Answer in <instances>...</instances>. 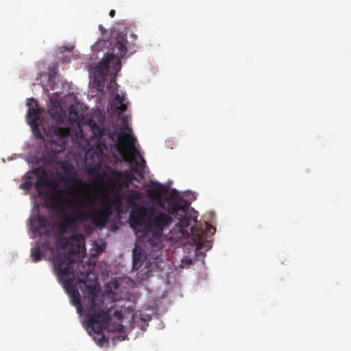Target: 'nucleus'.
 <instances>
[{"label":"nucleus","instance_id":"nucleus-31","mask_svg":"<svg viewBox=\"0 0 351 351\" xmlns=\"http://www.w3.org/2000/svg\"><path fill=\"white\" fill-rule=\"evenodd\" d=\"M109 15L111 16V17H114V15H115V10H111L109 12Z\"/></svg>","mask_w":351,"mask_h":351},{"label":"nucleus","instance_id":"nucleus-5","mask_svg":"<svg viewBox=\"0 0 351 351\" xmlns=\"http://www.w3.org/2000/svg\"><path fill=\"white\" fill-rule=\"evenodd\" d=\"M86 289V297L89 299L88 303L86 304L88 326L98 336L95 337L97 344L103 346L104 343H108V339L103 333V330L107 328L111 321L110 312L113 307V302H111V306L108 307L105 305L104 300L98 298L95 287L87 285Z\"/></svg>","mask_w":351,"mask_h":351},{"label":"nucleus","instance_id":"nucleus-13","mask_svg":"<svg viewBox=\"0 0 351 351\" xmlns=\"http://www.w3.org/2000/svg\"><path fill=\"white\" fill-rule=\"evenodd\" d=\"M56 133L57 136H58V146L60 147V149L57 150V152H60L65 148L66 139L70 134V130L66 128H58Z\"/></svg>","mask_w":351,"mask_h":351},{"label":"nucleus","instance_id":"nucleus-20","mask_svg":"<svg viewBox=\"0 0 351 351\" xmlns=\"http://www.w3.org/2000/svg\"><path fill=\"white\" fill-rule=\"evenodd\" d=\"M31 256L34 262H38L40 261L42 254L40 252V247L38 243H37V245L35 247L32 248Z\"/></svg>","mask_w":351,"mask_h":351},{"label":"nucleus","instance_id":"nucleus-29","mask_svg":"<svg viewBox=\"0 0 351 351\" xmlns=\"http://www.w3.org/2000/svg\"><path fill=\"white\" fill-rule=\"evenodd\" d=\"M99 29L103 35L106 32V29L102 25H99Z\"/></svg>","mask_w":351,"mask_h":351},{"label":"nucleus","instance_id":"nucleus-10","mask_svg":"<svg viewBox=\"0 0 351 351\" xmlns=\"http://www.w3.org/2000/svg\"><path fill=\"white\" fill-rule=\"evenodd\" d=\"M30 229L34 233L38 232L40 230L47 228V217L42 215L37 216H32L29 218Z\"/></svg>","mask_w":351,"mask_h":351},{"label":"nucleus","instance_id":"nucleus-21","mask_svg":"<svg viewBox=\"0 0 351 351\" xmlns=\"http://www.w3.org/2000/svg\"><path fill=\"white\" fill-rule=\"evenodd\" d=\"M150 196L160 197L162 195V191L160 186L158 185L157 187H153L149 190Z\"/></svg>","mask_w":351,"mask_h":351},{"label":"nucleus","instance_id":"nucleus-27","mask_svg":"<svg viewBox=\"0 0 351 351\" xmlns=\"http://www.w3.org/2000/svg\"><path fill=\"white\" fill-rule=\"evenodd\" d=\"M110 195L112 196V198L123 197V196L121 195V190H118V191H115L114 193H112Z\"/></svg>","mask_w":351,"mask_h":351},{"label":"nucleus","instance_id":"nucleus-6","mask_svg":"<svg viewBox=\"0 0 351 351\" xmlns=\"http://www.w3.org/2000/svg\"><path fill=\"white\" fill-rule=\"evenodd\" d=\"M94 136L97 138V148L101 152L108 149V145L101 142L104 136H108V138L116 143L118 149H125L130 153V156L125 157L124 159L127 162L133 160L134 167L132 170L141 178L143 174L141 169L145 167V160L140 155L138 150L135 148V140L131 136L128 135L123 131H119L110 133L109 131L101 128L99 125L94 123L92 125Z\"/></svg>","mask_w":351,"mask_h":351},{"label":"nucleus","instance_id":"nucleus-25","mask_svg":"<svg viewBox=\"0 0 351 351\" xmlns=\"http://www.w3.org/2000/svg\"><path fill=\"white\" fill-rule=\"evenodd\" d=\"M88 274L87 272H81L80 276H78V281L80 282H86Z\"/></svg>","mask_w":351,"mask_h":351},{"label":"nucleus","instance_id":"nucleus-9","mask_svg":"<svg viewBox=\"0 0 351 351\" xmlns=\"http://www.w3.org/2000/svg\"><path fill=\"white\" fill-rule=\"evenodd\" d=\"M27 105L29 107L27 114V121L33 130H35L38 128V117L40 112L38 103L34 98H30L28 99Z\"/></svg>","mask_w":351,"mask_h":351},{"label":"nucleus","instance_id":"nucleus-16","mask_svg":"<svg viewBox=\"0 0 351 351\" xmlns=\"http://www.w3.org/2000/svg\"><path fill=\"white\" fill-rule=\"evenodd\" d=\"M60 217H62L60 215H59ZM62 217H61V221L60 222L62 221ZM77 227L78 226H77ZM60 230L62 233H64L66 232L67 230H70L71 232H73V234L70 237H71V242H72V244L73 245L75 242H77L78 243V247H80L81 246V245L84 243V235L82 234V233H77V230H71L70 229H66V231H63V229L62 228V225L60 224Z\"/></svg>","mask_w":351,"mask_h":351},{"label":"nucleus","instance_id":"nucleus-8","mask_svg":"<svg viewBox=\"0 0 351 351\" xmlns=\"http://www.w3.org/2000/svg\"><path fill=\"white\" fill-rule=\"evenodd\" d=\"M110 177L118 181V184L120 189L122 187L128 188L136 178L132 171L129 170L120 171L117 169H110L109 171Z\"/></svg>","mask_w":351,"mask_h":351},{"label":"nucleus","instance_id":"nucleus-19","mask_svg":"<svg viewBox=\"0 0 351 351\" xmlns=\"http://www.w3.org/2000/svg\"><path fill=\"white\" fill-rule=\"evenodd\" d=\"M143 264V260L141 259V254L137 253L136 250L133 251V269H137L141 267Z\"/></svg>","mask_w":351,"mask_h":351},{"label":"nucleus","instance_id":"nucleus-7","mask_svg":"<svg viewBox=\"0 0 351 351\" xmlns=\"http://www.w3.org/2000/svg\"><path fill=\"white\" fill-rule=\"evenodd\" d=\"M74 259L66 252L57 251L53 256L54 271L59 282L71 297V302L76 306L79 313L82 311L80 296L77 289L73 286L75 274L73 268Z\"/></svg>","mask_w":351,"mask_h":351},{"label":"nucleus","instance_id":"nucleus-32","mask_svg":"<svg viewBox=\"0 0 351 351\" xmlns=\"http://www.w3.org/2000/svg\"><path fill=\"white\" fill-rule=\"evenodd\" d=\"M97 177L101 180V179H104V176L99 174L98 172L97 173Z\"/></svg>","mask_w":351,"mask_h":351},{"label":"nucleus","instance_id":"nucleus-15","mask_svg":"<svg viewBox=\"0 0 351 351\" xmlns=\"http://www.w3.org/2000/svg\"><path fill=\"white\" fill-rule=\"evenodd\" d=\"M125 97L117 94L114 98V105L119 114L123 113L127 110V104L124 103Z\"/></svg>","mask_w":351,"mask_h":351},{"label":"nucleus","instance_id":"nucleus-30","mask_svg":"<svg viewBox=\"0 0 351 351\" xmlns=\"http://www.w3.org/2000/svg\"><path fill=\"white\" fill-rule=\"evenodd\" d=\"M123 328V325L121 324H117V327L115 328L116 330L118 331H121Z\"/></svg>","mask_w":351,"mask_h":351},{"label":"nucleus","instance_id":"nucleus-24","mask_svg":"<svg viewBox=\"0 0 351 351\" xmlns=\"http://www.w3.org/2000/svg\"><path fill=\"white\" fill-rule=\"evenodd\" d=\"M25 181H30L32 185L34 184V175L31 173V171H28L23 177Z\"/></svg>","mask_w":351,"mask_h":351},{"label":"nucleus","instance_id":"nucleus-17","mask_svg":"<svg viewBox=\"0 0 351 351\" xmlns=\"http://www.w3.org/2000/svg\"><path fill=\"white\" fill-rule=\"evenodd\" d=\"M110 205L117 210H121L123 204V197L119 198H110L109 197H105Z\"/></svg>","mask_w":351,"mask_h":351},{"label":"nucleus","instance_id":"nucleus-28","mask_svg":"<svg viewBox=\"0 0 351 351\" xmlns=\"http://www.w3.org/2000/svg\"><path fill=\"white\" fill-rule=\"evenodd\" d=\"M114 316H116L119 321H121L123 319V314L121 311H116L114 313Z\"/></svg>","mask_w":351,"mask_h":351},{"label":"nucleus","instance_id":"nucleus-22","mask_svg":"<svg viewBox=\"0 0 351 351\" xmlns=\"http://www.w3.org/2000/svg\"><path fill=\"white\" fill-rule=\"evenodd\" d=\"M118 190H121L120 187L119 186V184H116L114 181H112L110 186L108 189V194L111 195L115 191H118Z\"/></svg>","mask_w":351,"mask_h":351},{"label":"nucleus","instance_id":"nucleus-3","mask_svg":"<svg viewBox=\"0 0 351 351\" xmlns=\"http://www.w3.org/2000/svg\"><path fill=\"white\" fill-rule=\"evenodd\" d=\"M189 204L187 201H183L182 203L175 202L169 205V210L171 214L179 221L177 226L180 229L182 236L184 238L191 236L192 245L196 246V250L200 253V250H209L212 247L211 242L207 240L208 234H213L215 228L208 223H205L204 228L202 224L200 226L195 224L189 228V231L186 229L191 225V222L196 223L197 222V217H191L188 215Z\"/></svg>","mask_w":351,"mask_h":351},{"label":"nucleus","instance_id":"nucleus-14","mask_svg":"<svg viewBox=\"0 0 351 351\" xmlns=\"http://www.w3.org/2000/svg\"><path fill=\"white\" fill-rule=\"evenodd\" d=\"M59 178L60 180L67 182L74 183L77 180V173L70 167H64V171L59 174Z\"/></svg>","mask_w":351,"mask_h":351},{"label":"nucleus","instance_id":"nucleus-2","mask_svg":"<svg viewBox=\"0 0 351 351\" xmlns=\"http://www.w3.org/2000/svg\"><path fill=\"white\" fill-rule=\"evenodd\" d=\"M130 222L142 242L151 247H160L164 230L172 223V217L159 210L138 206L132 210Z\"/></svg>","mask_w":351,"mask_h":351},{"label":"nucleus","instance_id":"nucleus-26","mask_svg":"<svg viewBox=\"0 0 351 351\" xmlns=\"http://www.w3.org/2000/svg\"><path fill=\"white\" fill-rule=\"evenodd\" d=\"M32 187V183H30V181H25V182L22 183L20 185V188L23 190L29 191Z\"/></svg>","mask_w":351,"mask_h":351},{"label":"nucleus","instance_id":"nucleus-11","mask_svg":"<svg viewBox=\"0 0 351 351\" xmlns=\"http://www.w3.org/2000/svg\"><path fill=\"white\" fill-rule=\"evenodd\" d=\"M69 119L71 123L80 125V122L82 121L84 119V113L79 111V108L75 105H71L69 108Z\"/></svg>","mask_w":351,"mask_h":351},{"label":"nucleus","instance_id":"nucleus-23","mask_svg":"<svg viewBox=\"0 0 351 351\" xmlns=\"http://www.w3.org/2000/svg\"><path fill=\"white\" fill-rule=\"evenodd\" d=\"M130 197L134 199H139L141 197V193L135 190H128Z\"/></svg>","mask_w":351,"mask_h":351},{"label":"nucleus","instance_id":"nucleus-1","mask_svg":"<svg viewBox=\"0 0 351 351\" xmlns=\"http://www.w3.org/2000/svg\"><path fill=\"white\" fill-rule=\"evenodd\" d=\"M70 189L69 184L65 189L58 190L51 197L49 205L51 210L62 217L61 225L63 231L66 229L75 230L79 223L90 221L97 228H103L112 214V206L104 197V206L101 210L93 209L87 211V206L93 201L89 197H83L76 201L71 202L66 195V190Z\"/></svg>","mask_w":351,"mask_h":351},{"label":"nucleus","instance_id":"nucleus-18","mask_svg":"<svg viewBox=\"0 0 351 351\" xmlns=\"http://www.w3.org/2000/svg\"><path fill=\"white\" fill-rule=\"evenodd\" d=\"M57 245L63 250H66L69 245H73L70 237H59L57 239Z\"/></svg>","mask_w":351,"mask_h":351},{"label":"nucleus","instance_id":"nucleus-12","mask_svg":"<svg viewBox=\"0 0 351 351\" xmlns=\"http://www.w3.org/2000/svg\"><path fill=\"white\" fill-rule=\"evenodd\" d=\"M31 173L37 177V181L35 183L36 188L39 194L41 193L40 189L43 186V179L47 177L46 171L41 167H36L31 170Z\"/></svg>","mask_w":351,"mask_h":351},{"label":"nucleus","instance_id":"nucleus-4","mask_svg":"<svg viewBox=\"0 0 351 351\" xmlns=\"http://www.w3.org/2000/svg\"><path fill=\"white\" fill-rule=\"evenodd\" d=\"M128 40L125 36H117L114 41L109 43L105 39H100L94 45L95 48L102 49L111 45L110 52H108L105 57L99 62L95 69V81L98 88H103L106 84V77L109 72L110 67H112L110 73L111 80L115 81L117 73L121 69V59L125 57L128 51Z\"/></svg>","mask_w":351,"mask_h":351}]
</instances>
